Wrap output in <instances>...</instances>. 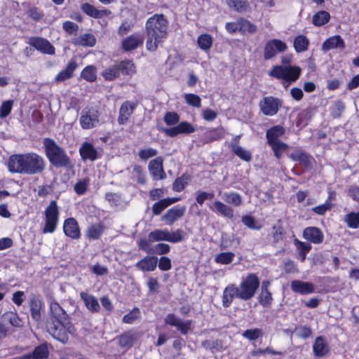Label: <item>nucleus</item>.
<instances>
[{"instance_id": "2f4dec72", "label": "nucleus", "mask_w": 359, "mask_h": 359, "mask_svg": "<svg viewBox=\"0 0 359 359\" xmlns=\"http://www.w3.org/2000/svg\"><path fill=\"white\" fill-rule=\"evenodd\" d=\"M290 158L294 161L299 162L302 165L306 168H310L312 166V162L313 160V158L303 151L299 150L295 151L291 154Z\"/></svg>"}, {"instance_id": "4468645a", "label": "nucleus", "mask_w": 359, "mask_h": 359, "mask_svg": "<svg viewBox=\"0 0 359 359\" xmlns=\"http://www.w3.org/2000/svg\"><path fill=\"white\" fill-rule=\"evenodd\" d=\"M163 164V159L161 156L156 157L149 162V170L154 180H163L165 177Z\"/></svg>"}, {"instance_id": "69168bd1", "label": "nucleus", "mask_w": 359, "mask_h": 359, "mask_svg": "<svg viewBox=\"0 0 359 359\" xmlns=\"http://www.w3.org/2000/svg\"><path fill=\"white\" fill-rule=\"evenodd\" d=\"M168 206V203H166L165 199H161L153 205L152 212L154 215H159Z\"/></svg>"}, {"instance_id": "f8f14e48", "label": "nucleus", "mask_w": 359, "mask_h": 359, "mask_svg": "<svg viewBox=\"0 0 359 359\" xmlns=\"http://www.w3.org/2000/svg\"><path fill=\"white\" fill-rule=\"evenodd\" d=\"M165 323L170 326L176 327L182 334H187L191 330L192 320L183 321L180 318L173 313H168L164 318Z\"/></svg>"}, {"instance_id": "6e6552de", "label": "nucleus", "mask_w": 359, "mask_h": 359, "mask_svg": "<svg viewBox=\"0 0 359 359\" xmlns=\"http://www.w3.org/2000/svg\"><path fill=\"white\" fill-rule=\"evenodd\" d=\"M184 239V234L182 230L177 229L175 231H169L168 229H156L149 233V241H168L175 243L181 242Z\"/></svg>"}, {"instance_id": "f704fd0d", "label": "nucleus", "mask_w": 359, "mask_h": 359, "mask_svg": "<svg viewBox=\"0 0 359 359\" xmlns=\"http://www.w3.org/2000/svg\"><path fill=\"white\" fill-rule=\"evenodd\" d=\"M285 133V129L280 126H276L266 131L267 142L271 143L276 141H279L278 138L281 137Z\"/></svg>"}, {"instance_id": "72a5a7b5", "label": "nucleus", "mask_w": 359, "mask_h": 359, "mask_svg": "<svg viewBox=\"0 0 359 359\" xmlns=\"http://www.w3.org/2000/svg\"><path fill=\"white\" fill-rule=\"evenodd\" d=\"M104 229L103 224L100 223L93 224L87 229L86 236L89 239L97 240L102 236Z\"/></svg>"}, {"instance_id": "c85d7f7f", "label": "nucleus", "mask_w": 359, "mask_h": 359, "mask_svg": "<svg viewBox=\"0 0 359 359\" xmlns=\"http://www.w3.org/2000/svg\"><path fill=\"white\" fill-rule=\"evenodd\" d=\"M77 67V64L76 61L71 60L66 68L62 71H60L55 76V81L56 82H62L70 79L73 76V73L74 70Z\"/></svg>"}, {"instance_id": "9d476101", "label": "nucleus", "mask_w": 359, "mask_h": 359, "mask_svg": "<svg viewBox=\"0 0 359 359\" xmlns=\"http://www.w3.org/2000/svg\"><path fill=\"white\" fill-rule=\"evenodd\" d=\"M287 48V44L281 40H269L264 47V57L265 60H269L275 57L278 53L284 52Z\"/></svg>"}, {"instance_id": "b1692460", "label": "nucleus", "mask_w": 359, "mask_h": 359, "mask_svg": "<svg viewBox=\"0 0 359 359\" xmlns=\"http://www.w3.org/2000/svg\"><path fill=\"white\" fill-rule=\"evenodd\" d=\"M344 48L345 42L339 35L330 36L325 40L322 45V50L324 52H327L334 48L343 50Z\"/></svg>"}, {"instance_id": "c756f323", "label": "nucleus", "mask_w": 359, "mask_h": 359, "mask_svg": "<svg viewBox=\"0 0 359 359\" xmlns=\"http://www.w3.org/2000/svg\"><path fill=\"white\" fill-rule=\"evenodd\" d=\"M143 43V39L138 34H133L122 41V48L126 51L136 49Z\"/></svg>"}, {"instance_id": "ea45409f", "label": "nucleus", "mask_w": 359, "mask_h": 359, "mask_svg": "<svg viewBox=\"0 0 359 359\" xmlns=\"http://www.w3.org/2000/svg\"><path fill=\"white\" fill-rule=\"evenodd\" d=\"M228 4L238 12H247L250 10L249 4L246 0H228Z\"/></svg>"}, {"instance_id": "603ef678", "label": "nucleus", "mask_w": 359, "mask_h": 359, "mask_svg": "<svg viewBox=\"0 0 359 359\" xmlns=\"http://www.w3.org/2000/svg\"><path fill=\"white\" fill-rule=\"evenodd\" d=\"M140 317V311L139 309L135 308L128 313L123 317V322L127 324H133L134 322Z\"/></svg>"}, {"instance_id": "4d7b16f0", "label": "nucleus", "mask_w": 359, "mask_h": 359, "mask_svg": "<svg viewBox=\"0 0 359 359\" xmlns=\"http://www.w3.org/2000/svg\"><path fill=\"white\" fill-rule=\"evenodd\" d=\"M240 31L242 32L254 33L256 31V26L246 20H241L238 21Z\"/></svg>"}, {"instance_id": "aec40b11", "label": "nucleus", "mask_w": 359, "mask_h": 359, "mask_svg": "<svg viewBox=\"0 0 359 359\" xmlns=\"http://www.w3.org/2000/svg\"><path fill=\"white\" fill-rule=\"evenodd\" d=\"M210 208L224 217L231 219L234 217V210L233 208L220 201H215L212 205H210Z\"/></svg>"}, {"instance_id": "58836bf2", "label": "nucleus", "mask_w": 359, "mask_h": 359, "mask_svg": "<svg viewBox=\"0 0 359 359\" xmlns=\"http://www.w3.org/2000/svg\"><path fill=\"white\" fill-rule=\"evenodd\" d=\"M81 76L89 82H93L96 80V68L93 65L86 67L81 72Z\"/></svg>"}, {"instance_id": "7c9ffc66", "label": "nucleus", "mask_w": 359, "mask_h": 359, "mask_svg": "<svg viewBox=\"0 0 359 359\" xmlns=\"http://www.w3.org/2000/svg\"><path fill=\"white\" fill-rule=\"evenodd\" d=\"M43 303L40 298L34 297L30 300V310L32 318L35 321H39L41 318V309Z\"/></svg>"}, {"instance_id": "774afa93", "label": "nucleus", "mask_w": 359, "mask_h": 359, "mask_svg": "<svg viewBox=\"0 0 359 359\" xmlns=\"http://www.w3.org/2000/svg\"><path fill=\"white\" fill-rule=\"evenodd\" d=\"M187 183V178L184 176L177 178L172 185V189L176 191H181L184 189Z\"/></svg>"}, {"instance_id": "c03bdc74", "label": "nucleus", "mask_w": 359, "mask_h": 359, "mask_svg": "<svg viewBox=\"0 0 359 359\" xmlns=\"http://www.w3.org/2000/svg\"><path fill=\"white\" fill-rule=\"evenodd\" d=\"M96 39L92 34H84L77 39V43L82 46L92 47L95 46Z\"/></svg>"}, {"instance_id": "09e8293b", "label": "nucleus", "mask_w": 359, "mask_h": 359, "mask_svg": "<svg viewBox=\"0 0 359 359\" xmlns=\"http://www.w3.org/2000/svg\"><path fill=\"white\" fill-rule=\"evenodd\" d=\"M294 243L299 250V254L301 262H304L306 254L310 251L311 247L309 244H306L304 242L299 241L297 239L294 241Z\"/></svg>"}, {"instance_id": "13d9d810", "label": "nucleus", "mask_w": 359, "mask_h": 359, "mask_svg": "<svg viewBox=\"0 0 359 359\" xmlns=\"http://www.w3.org/2000/svg\"><path fill=\"white\" fill-rule=\"evenodd\" d=\"M13 104V100H7L4 102L0 106V118H6L11 111Z\"/></svg>"}, {"instance_id": "6ab92c4d", "label": "nucleus", "mask_w": 359, "mask_h": 359, "mask_svg": "<svg viewBox=\"0 0 359 359\" xmlns=\"http://www.w3.org/2000/svg\"><path fill=\"white\" fill-rule=\"evenodd\" d=\"M303 237L315 244L321 243L323 241L324 236L321 230L315 226L306 227L303 232Z\"/></svg>"}, {"instance_id": "1a4fd4ad", "label": "nucleus", "mask_w": 359, "mask_h": 359, "mask_svg": "<svg viewBox=\"0 0 359 359\" xmlns=\"http://www.w3.org/2000/svg\"><path fill=\"white\" fill-rule=\"evenodd\" d=\"M100 114L95 108L86 107L81 112L79 118V123L83 130H90L96 128L100 123Z\"/></svg>"}, {"instance_id": "5fc2aeb1", "label": "nucleus", "mask_w": 359, "mask_h": 359, "mask_svg": "<svg viewBox=\"0 0 359 359\" xmlns=\"http://www.w3.org/2000/svg\"><path fill=\"white\" fill-rule=\"evenodd\" d=\"M263 334L262 330L259 328L246 330L242 334V336L245 339L252 341L256 340L259 337H262Z\"/></svg>"}, {"instance_id": "a19ab883", "label": "nucleus", "mask_w": 359, "mask_h": 359, "mask_svg": "<svg viewBox=\"0 0 359 359\" xmlns=\"http://www.w3.org/2000/svg\"><path fill=\"white\" fill-rule=\"evenodd\" d=\"M119 73L132 74L135 72V66L132 61L125 60L116 64Z\"/></svg>"}, {"instance_id": "37998d69", "label": "nucleus", "mask_w": 359, "mask_h": 359, "mask_svg": "<svg viewBox=\"0 0 359 359\" xmlns=\"http://www.w3.org/2000/svg\"><path fill=\"white\" fill-rule=\"evenodd\" d=\"M32 353V359H44L49 355V351L46 344H41L36 346Z\"/></svg>"}, {"instance_id": "bb28decb", "label": "nucleus", "mask_w": 359, "mask_h": 359, "mask_svg": "<svg viewBox=\"0 0 359 359\" xmlns=\"http://www.w3.org/2000/svg\"><path fill=\"white\" fill-rule=\"evenodd\" d=\"M136 104L133 102L127 101L123 103L119 110V116L118 118V123H126L130 115L133 113Z\"/></svg>"}, {"instance_id": "338daca9", "label": "nucleus", "mask_w": 359, "mask_h": 359, "mask_svg": "<svg viewBox=\"0 0 359 359\" xmlns=\"http://www.w3.org/2000/svg\"><path fill=\"white\" fill-rule=\"evenodd\" d=\"M88 185V180H79L75 185H74V191L76 194L79 195H82L86 193L87 190V187Z\"/></svg>"}, {"instance_id": "f3484780", "label": "nucleus", "mask_w": 359, "mask_h": 359, "mask_svg": "<svg viewBox=\"0 0 359 359\" xmlns=\"http://www.w3.org/2000/svg\"><path fill=\"white\" fill-rule=\"evenodd\" d=\"M140 337V333L136 331L130 330L120 335L118 339V344L123 348L128 349L137 341Z\"/></svg>"}, {"instance_id": "6e6d98bb", "label": "nucleus", "mask_w": 359, "mask_h": 359, "mask_svg": "<svg viewBox=\"0 0 359 359\" xmlns=\"http://www.w3.org/2000/svg\"><path fill=\"white\" fill-rule=\"evenodd\" d=\"M157 154L158 151L151 147L140 149L138 152L139 157L142 160H147L149 158L154 157Z\"/></svg>"}, {"instance_id": "4be33fe9", "label": "nucleus", "mask_w": 359, "mask_h": 359, "mask_svg": "<svg viewBox=\"0 0 359 359\" xmlns=\"http://www.w3.org/2000/svg\"><path fill=\"white\" fill-rule=\"evenodd\" d=\"M80 297L83 300L86 307L92 313H98L100 310V306L97 299L93 294L81 292Z\"/></svg>"}, {"instance_id": "052dcab7", "label": "nucleus", "mask_w": 359, "mask_h": 359, "mask_svg": "<svg viewBox=\"0 0 359 359\" xmlns=\"http://www.w3.org/2000/svg\"><path fill=\"white\" fill-rule=\"evenodd\" d=\"M273 300L271 292L269 290H261L259 302L263 306H269Z\"/></svg>"}, {"instance_id": "0eeeda50", "label": "nucleus", "mask_w": 359, "mask_h": 359, "mask_svg": "<svg viewBox=\"0 0 359 359\" xmlns=\"http://www.w3.org/2000/svg\"><path fill=\"white\" fill-rule=\"evenodd\" d=\"M45 224L43 228V233H53L59 222V208L56 201H51L44 211Z\"/></svg>"}, {"instance_id": "dca6fc26", "label": "nucleus", "mask_w": 359, "mask_h": 359, "mask_svg": "<svg viewBox=\"0 0 359 359\" xmlns=\"http://www.w3.org/2000/svg\"><path fill=\"white\" fill-rule=\"evenodd\" d=\"M63 231L67 236L72 239H79L81 236L79 224L76 220L72 217L65 220Z\"/></svg>"}, {"instance_id": "e2e57ef3", "label": "nucleus", "mask_w": 359, "mask_h": 359, "mask_svg": "<svg viewBox=\"0 0 359 359\" xmlns=\"http://www.w3.org/2000/svg\"><path fill=\"white\" fill-rule=\"evenodd\" d=\"M82 11L88 15L96 18L98 15V10L90 4L85 3L81 6Z\"/></svg>"}, {"instance_id": "49530a36", "label": "nucleus", "mask_w": 359, "mask_h": 359, "mask_svg": "<svg viewBox=\"0 0 359 359\" xmlns=\"http://www.w3.org/2000/svg\"><path fill=\"white\" fill-rule=\"evenodd\" d=\"M235 155L239 157L241 159L245 161H250L252 159L251 153L247 150L246 149L239 146V147H233V149H231Z\"/></svg>"}, {"instance_id": "20e7f679", "label": "nucleus", "mask_w": 359, "mask_h": 359, "mask_svg": "<svg viewBox=\"0 0 359 359\" xmlns=\"http://www.w3.org/2000/svg\"><path fill=\"white\" fill-rule=\"evenodd\" d=\"M45 153L49 162L55 167H69L71 161L64 149L60 147L53 140H43Z\"/></svg>"}, {"instance_id": "f257e3e1", "label": "nucleus", "mask_w": 359, "mask_h": 359, "mask_svg": "<svg viewBox=\"0 0 359 359\" xmlns=\"http://www.w3.org/2000/svg\"><path fill=\"white\" fill-rule=\"evenodd\" d=\"M50 311L46 325L48 333L58 341L67 344L69 335L75 333V328L70 322L68 314L55 302L50 304Z\"/></svg>"}, {"instance_id": "473e14b6", "label": "nucleus", "mask_w": 359, "mask_h": 359, "mask_svg": "<svg viewBox=\"0 0 359 359\" xmlns=\"http://www.w3.org/2000/svg\"><path fill=\"white\" fill-rule=\"evenodd\" d=\"M222 198L226 203L233 206H239L242 204L243 199L240 194L235 191L224 192Z\"/></svg>"}, {"instance_id": "4c0bfd02", "label": "nucleus", "mask_w": 359, "mask_h": 359, "mask_svg": "<svg viewBox=\"0 0 359 359\" xmlns=\"http://www.w3.org/2000/svg\"><path fill=\"white\" fill-rule=\"evenodd\" d=\"M212 37L208 34H203L198 37L197 43L199 48L203 50H208L212 47Z\"/></svg>"}, {"instance_id": "a878e982", "label": "nucleus", "mask_w": 359, "mask_h": 359, "mask_svg": "<svg viewBox=\"0 0 359 359\" xmlns=\"http://www.w3.org/2000/svg\"><path fill=\"white\" fill-rule=\"evenodd\" d=\"M313 351L316 356L323 357L330 351V347L326 339L323 337H318L313 345Z\"/></svg>"}, {"instance_id": "f03ea898", "label": "nucleus", "mask_w": 359, "mask_h": 359, "mask_svg": "<svg viewBox=\"0 0 359 359\" xmlns=\"http://www.w3.org/2000/svg\"><path fill=\"white\" fill-rule=\"evenodd\" d=\"M7 165L11 173L34 175L45 170L46 162L44 158L37 153L29 152L11 155Z\"/></svg>"}, {"instance_id": "8fccbe9b", "label": "nucleus", "mask_w": 359, "mask_h": 359, "mask_svg": "<svg viewBox=\"0 0 359 359\" xmlns=\"http://www.w3.org/2000/svg\"><path fill=\"white\" fill-rule=\"evenodd\" d=\"M102 75L105 80L112 81L117 78L120 75V73L116 65H114L103 71Z\"/></svg>"}, {"instance_id": "a211bd4d", "label": "nucleus", "mask_w": 359, "mask_h": 359, "mask_svg": "<svg viewBox=\"0 0 359 359\" xmlns=\"http://www.w3.org/2000/svg\"><path fill=\"white\" fill-rule=\"evenodd\" d=\"M186 211L185 206H175L169 209L162 217V219L168 224L171 225L182 217Z\"/></svg>"}, {"instance_id": "bf43d9fd", "label": "nucleus", "mask_w": 359, "mask_h": 359, "mask_svg": "<svg viewBox=\"0 0 359 359\" xmlns=\"http://www.w3.org/2000/svg\"><path fill=\"white\" fill-rule=\"evenodd\" d=\"M186 102L194 107H200L201 100L199 96L195 94H186L184 96Z\"/></svg>"}, {"instance_id": "de8ad7c7", "label": "nucleus", "mask_w": 359, "mask_h": 359, "mask_svg": "<svg viewBox=\"0 0 359 359\" xmlns=\"http://www.w3.org/2000/svg\"><path fill=\"white\" fill-rule=\"evenodd\" d=\"M331 196H329V198L327 199V201L321 205H317L316 207H313L312 208V211L314 212L316 214L323 215L325 213L331 210L333 205L330 202Z\"/></svg>"}, {"instance_id": "0e129e2a", "label": "nucleus", "mask_w": 359, "mask_h": 359, "mask_svg": "<svg viewBox=\"0 0 359 359\" xmlns=\"http://www.w3.org/2000/svg\"><path fill=\"white\" fill-rule=\"evenodd\" d=\"M295 332L298 337L306 339L311 335V330L306 326H301L295 328Z\"/></svg>"}, {"instance_id": "2eb2a0df", "label": "nucleus", "mask_w": 359, "mask_h": 359, "mask_svg": "<svg viewBox=\"0 0 359 359\" xmlns=\"http://www.w3.org/2000/svg\"><path fill=\"white\" fill-rule=\"evenodd\" d=\"M29 44L43 53L55 54V48L48 40L43 38L32 37L29 39Z\"/></svg>"}, {"instance_id": "412c9836", "label": "nucleus", "mask_w": 359, "mask_h": 359, "mask_svg": "<svg viewBox=\"0 0 359 359\" xmlns=\"http://www.w3.org/2000/svg\"><path fill=\"white\" fill-rule=\"evenodd\" d=\"M239 292L237 286L234 284H230L227 285L222 294V306L224 308L229 307L235 297L239 299Z\"/></svg>"}, {"instance_id": "9b49d317", "label": "nucleus", "mask_w": 359, "mask_h": 359, "mask_svg": "<svg viewBox=\"0 0 359 359\" xmlns=\"http://www.w3.org/2000/svg\"><path fill=\"white\" fill-rule=\"evenodd\" d=\"M163 132L170 137H175L179 135H189L196 131L195 127L190 123L182 121L171 128L162 129Z\"/></svg>"}, {"instance_id": "423d86ee", "label": "nucleus", "mask_w": 359, "mask_h": 359, "mask_svg": "<svg viewBox=\"0 0 359 359\" xmlns=\"http://www.w3.org/2000/svg\"><path fill=\"white\" fill-rule=\"evenodd\" d=\"M259 286V280L255 273L248 274L243 278L237 288L239 292V299L247 301L252 298Z\"/></svg>"}, {"instance_id": "7ed1b4c3", "label": "nucleus", "mask_w": 359, "mask_h": 359, "mask_svg": "<svg viewBox=\"0 0 359 359\" xmlns=\"http://www.w3.org/2000/svg\"><path fill=\"white\" fill-rule=\"evenodd\" d=\"M168 23L162 14H155L146 22L148 36L146 46L149 50L154 51L158 46L166 38Z\"/></svg>"}, {"instance_id": "680f3d73", "label": "nucleus", "mask_w": 359, "mask_h": 359, "mask_svg": "<svg viewBox=\"0 0 359 359\" xmlns=\"http://www.w3.org/2000/svg\"><path fill=\"white\" fill-rule=\"evenodd\" d=\"M180 121L179 115L174 111L167 112L164 116V121L168 126L177 124Z\"/></svg>"}, {"instance_id": "cd10ccee", "label": "nucleus", "mask_w": 359, "mask_h": 359, "mask_svg": "<svg viewBox=\"0 0 359 359\" xmlns=\"http://www.w3.org/2000/svg\"><path fill=\"white\" fill-rule=\"evenodd\" d=\"M80 155L83 160L95 161L97 158V152L93 145L89 142H83L79 148Z\"/></svg>"}, {"instance_id": "e433bc0d", "label": "nucleus", "mask_w": 359, "mask_h": 359, "mask_svg": "<svg viewBox=\"0 0 359 359\" xmlns=\"http://www.w3.org/2000/svg\"><path fill=\"white\" fill-rule=\"evenodd\" d=\"M309 44V39L304 35L300 34L295 37L294 40V48L297 53L306 50Z\"/></svg>"}, {"instance_id": "79ce46f5", "label": "nucleus", "mask_w": 359, "mask_h": 359, "mask_svg": "<svg viewBox=\"0 0 359 359\" xmlns=\"http://www.w3.org/2000/svg\"><path fill=\"white\" fill-rule=\"evenodd\" d=\"M234 257V253L231 252H220L215 255V261L220 264H229L232 262Z\"/></svg>"}, {"instance_id": "ddd939ff", "label": "nucleus", "mask_w": 359, "mask_h": 359, "mask_svg": "<svg viewBox=\"0 0 359 359\" xmlns=\"http://www.w3.org/2000/svg\"><path fill=\"white\" fill-rule=\"evenodd\" d=\"M280 106V100L272 96L265 97L259 102L260 109L266 116H271L276 114Z\"/></svg>"}, {"instance_id": "3c124183", "label": "nucleus", "mask_w": 359, "mask_h": 359, "mask_svg": "<svg viewBox=\"0 0 359 359\" xmlns=\"http://www.w3.org/2000/svg\"><path fill=\"white\" fill-rule=\"evenodd\" d=\"M344 221L350 228L357 229L359 226V211L348 214Z\"/></svg>"}, {"instance_id": "864d4df0", "label": "nucleus", "mask_w": 359, "mask_h": 359, "mask_svg": "<svg viewBox=\"0 0 359 359\" xmlns=\"http://www.w3.org/2000/svg\"><path fill=\"white\" fill-rule=\"evenodd\" d=\"M105 198L112 206L118 207L123 204L121 196L117 193H107Z\"/></svg>"}, {"instance_id": "5701e85b", "label": "nucleus", "mask_w": 359, "mask_h": 359, "mask_svg": "<svg viewBox=\"0 0 359 359\" xmlns=\"http://www.w3.org/2000/svg\"><path fill=\"white\" fill-rule=\"evenodd\" d=\"M158 257L155 256H146L135 264V267L142 271H153L156 268Z\"/></svg>"}, {"instance_id": "c9c22d12", "label": "nucleus", "mask_w": 359, "mask_h": 359, "mask_svg": "<svg viewBox=\"0 0 359 359\" xmlns=\"http://www.w3.org/2000/svg\"><path fill=\"white\" fill-rule=\"evenodd\" d=\"M330 15L325 11H318L313 15L312 22L315 26L321 27L329 22Z\"/></svg>"}, {"instance_id": "a18cd8bd", "label": "nucleus", "mask_w": 359, "mask_h": 359, "mask_svg": "<svg viewBox=\"0 0 359 359\" xmlns=\"http://www.w3.org/2000/svg\"><path fill=\"white\" fill-rule=\"evenodd\" d=\"M269 144L272 147L275 156L278 158H280L282 156L283 152L286 151L288 148L287 144L280 140L269 143Z\"/></svg>"}, {"instance_id": "393cba45", "label": "nucleus", "mask_w": 359, "mask_h": 359, "mask_svg": "<svg viewBox=\"0 0 359 359\" xmlns=\"http://www.w3.org/2000/svg\"><path fill=\"white\" fill-rule=\"evenodd\" d=\"M290 287L293 292L302 294H311L315 290L313 284L299 280L292 281Z\"/></svg>"}, {"instance_id": "39448f33", "label": "nucleus", "mask_w": 359, "mask_h": 359, "mask_svg": "<svg viewBox=\"0 0 359 359\" xmlns=\"http://www.w3.org/2000/svg\"><path fill=\"white\" fill-rule=\"evenodd\" d=\"M302 69L298 66L276 65L269 74L278 79H283L291 83L296 81L300 76Z\"/></svg>"}]
</instances>
